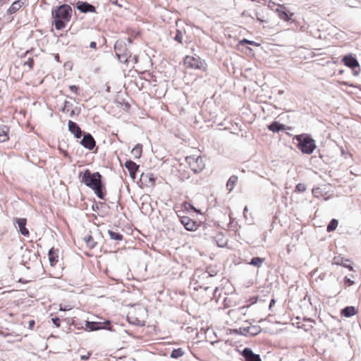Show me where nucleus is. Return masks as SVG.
Returning a JSON list of instances; mask_svg holds the SVG:
<instances>
[{"label":"nucleus","instance_id":"nucleus-1","mask_svg":"<svg viewBox=\"0 0 361 361\" xmlns=\"http://www.w3.org/2000/svg\"><path fill=\"white\" fill-rule=\"evenodd\" d=\"M80 177L82 182L91 188L99 199H104L106 188L102 182V176L99 172L92 173L89 169H86Z\"/></svg>","mask_w":361,"mask_h":361},{"label":"nucleus","instance_id":"nucleus-2","mask_svg":"<svg viewBox=\"0 0 361 361\" xmlns=\"http://www.w3.org/2000/svg\"><path fill=\"white\" fill-rule=\"evenodd\" d=\"M73 9L68 4L56 6L51 11L53 24L57 30H63L72 17Z\"/></svg>","mask_w":361,"mask_h":361},{"label":"nucleus","instance_id":"nucleus-3","mask_svg":"<svg viewBox=\"0 0 361 361\" xmlns=\"http://www.w3.org/2000/svg\"><path fill=\"white\" fill-rule=\"evenodd\" d=\"M295 139L298 141V149L304 154H310L316 148L314 140L309 135H295Z\"/></svg>","mask_w":361,"mask_h":361},{"label":"nucleus","instance_id":"nucleus-4","mask_svg":"<svg viewBox=\"0 0 361 361\" xmlns=\"http://www.w3.org/2000/svg\"><path fill=\"white\" fill-rule=\"evenodd\" d=\"M183 65L185 69L199 70L203 72L207 71V64L200 56L187 55L183 58Z\"/></svg>","mask_w":361,"mask_h":361},{"label":"nucleus","instance_id":"nucleus-5","mask_svg":"<svg viewBox=\"0 0 361 361\" xmlns=\"http://www.w3.org/2000/svg\"><path fill=\"white\" fill-rule=\"evenodd\" d=\"M185 161L189 167L195 173L202 172L205 168L204 157L199 155H190L186 157Z\"/></svg>","mask_w":361,"mask_h":361},{"label":"nucleus","instance_id":"nucleus-6","mask_svg":"<svg viewBox=\"0 0 361 361\" xmlns=\"http://www.w3.org/2000/svg\"><path fill=\"white\" fill-rule=\"evenodd\" d=\"M239 331L241 334L247 336H255L261 331V327L259 326L250 325L248 326H241L239 328Z\"/></svg>","mask_w":361,"mask_h":361},{"label":"nucleus","instance_id":"nucleus-7","mask_svg":"<svg viewBox=\"0 0 361 361\" xmlns=\"http://www.w3.org/2000/svg\"><path fill=\"white\" fill-rule=\"evenodd\" d=\"M80 110L78 108H73V104L71 102L66 101L64 102L63 107L62 108V112L68 114L71 117L78 116L80 114Z\"/></svg>","mask_w":361,"mask_h":361},{"label":"nucleus","instance_id":"nucleus-8","mask_svg":"<svg viewBox=\"0 0 361 361\" xmlns=\"http://www.w3.org/2000/svg\"><path fill=\"white\" fill-rule=\"evenodd\" d=\"M115 51L118 60L121 63H128L129 62L131 55L128 51H123L122 48L118 47L117 45H115Z\"/></svg>","mask_w":361,"mask_h":361},{"label":"nucleus","instance_id":"nucleus-9","mask_svg":"<svg viewBox=\"0 0 361 361\" xmlns=\"http://www.w3.org/2000/svg\"><path fill=\"white\" fill-rule=\"evenodd\" d=\"M342 62L345 66L350 68L351 69H355V68H359L360 65L355 56L352 54H348L342 59Z\"/></svg>","mask_w":361,"mask_h":361},{"label":"nucleus","instance_id":"nucleus-10","mask_svg":"<svg viewBox=\"0 0 361 361\" xmlns=\"http://www.w3.org/2000/svg\"><path fill=\"white\" fill-rule=\"evenodd\" d=\"M80 143L84 147L88 149L89 150L93 149L96 145V142L94 137L90 133L85 134L83 136Z\"/></svg>","mask_w":361,"mask_h":361},{"label":"nucleus","instance_id":"nucleus-11","mask_svg":"<svg viewBox=\"0 0 361 361\" xmlns=\"http://www.w3.org/2000/svg\"><path fill=\"white\" fill-rule=\"evenodd\" d=\"M245 361H262L259 355L255 354L249 348H245L241 353Z\"/></svg>","mask_w":361,"mask_h":361},{"label":"nucleus","instance_id":"nucleus-12","mask_svg":"<svg viewBox=\"0 0 361 361\" xmlns=\"http://www.w3.org/2000/svg\"><path fill=\"white\" fill-rule=\"evenodd\" d=\"M68 126L69 131L72 133L75 137L80 138L82 136V130L76 123L69 121Z\"/></svg>","mask_w":361,"mask_h":361},{"label":"nucleus","instance_id":"nucleus-13","mask_svg":"<svg viewBox=\"0 0 361 361\" xmlns=\"http://www.w3.org/2000/svg\"><path fill=\"white\" fill-rule=\"evenodd\" d=\"M10 128L6 125H0V142L9 140Z\"/></svg>","mask_w":361,"mask_h":361},{"label":"nucleus","instance_id":"nucleus-14","mask_svg":"<svg viewBox=\"0 0 361 361\" xmlns=\"http://www.w3.org/2000/svg\"><path fill=\"white\" fill-rule=\"evenodd\" d=\"M77 8L82 13H94L95 7L87 2H78Z\"/></svg>","mask_w":361,"mask_h":361},{"label":"nucleus","instance_id":"nucleus-15","mask_svg":"<svg viewBox=\"0 0 361 361\" xmlns=\"http://www.w3.org/2000/svg\"><path fill=\"white\" fill-rule=\"evenodd\" d=\"M125 166L128 170V171L130 173V176L133 178H135V173H136L137 171L138 170L139 166L137 164H136L134 161L129 160L125 163Z\"/></svg>","mask_w":361,"mask_h":361},{"label":"nucleus","instance_id":"nucleus-16","mask_svg":"<svg viewBox=\"0 0 361 361\" xmlns=\"http://www.w3.org/2000/svg\"><path fill=\"white\" fill-rule=\"evenodd\" d=\"M268 129L274 133L286 130L285 125L281 124L276 121H274L269 125Z\"/></svg>","mask_w":361,"mask_h":361},{"label":"nucleus","instance_id":"nucleus-17","mask_svg":"<svg viewBox=\"0 0 361 361\" xmlns=\"http://www.w3.org/2000/svg\"><path fill=\"white\" fill-rule=\"evenodd\" d=\"M48 256L50 264L51 266H54L58 262L59 255L57 250H55L54 248L50 249L48 253Z\"/></svg>","mask_w":361,"mask_h":361},{"label":"nucleus","instance_id":"nucleus-18","mask_svg":"<svg viewBox=\"0 0 361 361\" xmlns=\"http://www.w3.org/2000/svg\"><path fill=\"white\" fill-rule=\"evenodd\" d=\"M238 180V177L237 176L233 175L229 178L226 183V188L229 192H231L234 189Z\"/></svg>","mask_w":361,"mask_h":361},{"label":"nucleus","instance_id":"nucleus-19","mask_svg":"<svg viewBox=\"0 0 361 361\" xmlns=\"http://www.w3.org/2000/svg\"><path fill=\"white\" fill-rule=\"evenodd\" d=\"M215 240L217 245L221 247H225L228 241L227 238L222 233H219L215 236Z\"/></svg>","mask_w":361,"mask_h":361},{"label":"nucleus","instance_id":"nucleus-20","mask_svg":"<svg viewBox=\"0 0 361 361\" xmlns=\"http://www.w3.org/2000/svg\"><path fill=\"white\" fill-rule=\"evenodd\" d=\"M23 3L20 2V1H14L9 8L7 11L8 14H13L17 12L20 8L23 6Z\"/></svg>","mask_w":361,"mask_h":361},{"label":"nucleus","instance_id":"nucleus-21","mask_svg":"<svg viewBox=\"0 0 361 361\" xmlns=\"http://www.w3.org/2000/svg\"><path fill=\"white\" fill-rule=\"evenodd\" d=\"M86 327L90 331H92L99 330V329H105L104 326H102L101 323L94 322H86Z\"/></svg>","mask_w":361,"mask_h":361},{"label":"nucleus","instance_id":"nucleus-22","mask_svg":"<svg viewBox=\"0 0 361 361\" xmlns=\"http://www.w3.org/2000/svg\"><path fill=\"white\" fill-rule=\"evenodd\" d=\"M276 12L278 13L279 18L284 21H289L293 15V13H288L286 11L279 8L276 9Z\"/></svg>","mask_w":361,"mask_h":361},{"label":"nucleus","instance_id":"nucleus-23","mask_svg":"<svg viewBox=\"0 0 361 361\" xmlns=\"http://www.w3.org/2000/svg\"><path fill=\"white\" fill-rule=\"evenodd\" d=\"M341 313L343 316L350 317L356 314V310L354 307H346L342 310Z\"/></svg>","mask_w":361,"mask_h":361},{"label":"nucleus","instance_id":"nucleus-24","mask_svg":"<svg viewBox=\"0 0 361 361\" xmlns=\"http://www.w3.org/2000/svg\"><path fill=\"white\" fill-rule=\"evenodd\" d=\"M184 354L185 351L183 350V348H179L172 350L170 355V357L173 359H177L184 355Z\"/></svg>","mask_w":361,"mask_h":361},{"label":"nucleus","instance_id":"nucleus-25","mask_svg":"<svg viewBox=\"0 0 361 361\" xmlns=\"http://www.w3.org/2000/svg\"><path fill=\"white\" fill-rule=\"evenodd\" d=\"M142 152V147L141 145H137L131 151L135 158H140L141 157Z\"/></svg>","mask_w":361,"mask_h":361},{"label":"nucleus","instance_id":"nucleus-26","mask_svg":"<svg viewBox=\"0 0 361 361\" xmlns=\"http://www.w3.org/2000/svg\"><path fill=\"white\" fill-rule=\"evenodd\" d=\"M264 259H265L264 258L258 257H253L251 259V262L250 264L253 266L260 267L262 265V263L264 262Z\"/></svg>","mask_w":361,"mask_h":361},{"label":"nucleus","instance_id":"nucleus-27","mask_svg":"<svg viewBox=\"0 0 361 361\" xmlns=\"http://www.w3.org/2000/svg\"><path fill=\"white\" fill-rule=\"evenodd\" d=\"M239 44H240V45L250 44V45H252V46H255V47H259L260 46L259 43L255 42L254 41L248 40L247 39H243L240 40L239 42Z\"/></svg>","mask_w":361,"mask_h":361},{"label":"nucleus","instance_id":"nucleus-28","mask_svg":"<svg viewBox=\"0 0 361 361\" xmlns=\"http://www.w3.org/2000/svg\"><path fill=\"white\" fill-rule=\"evenodd\" d=\"M85 241L90 247H94L95 243L91 235H87L84 238Z\"/></svg>","mask_w":361,"mask_h":361},{"label":"nucleus","instance_id":"nucleus-29","mask_svg":"<svg viewBox=\"0 0 361 361\" xmlns=\"http://www.w3.org/2000/svg\"><path fill=\"white\" fill-rule=\"evenodd\" d=\"M109 233L110 237L112 239H114V240H120L122 239V235L121 234H119L118 233H116V232H114V231H109Z\"/></svg>","mask_w":361,"mask_h":361},{"label":"nucleus","instance_id":"nucleus-30","mask_svg":"<svg viewBox=\"0 0 361 361\" xmlns=\"http://www.w3.org/2000/svg\"><path fill=\"white\" fill-rule=\"evenodd\" d=\"M183 36L182 32L180 30H177L176 36L174 37L175 40H176L179 43L182 44L183 43Z\"/></svg>","mask_w":361,"mask_h":361},{"label":"nucleus","instance_id":"nucleus-31","mask_svg":"<svg viewBox=\"0 0 361 361\" xmlns=\"http://www.w3.org/2000/svg\"><path fill=\"white\" fill-rule=\"evenodd\" d=\"M207 272L209 275V276H214L217 274V270L214 267H209L207 269Z\"/></svg>","mask_w":361,"mask_h":361},{"label":"nucleus","instance_id":"nucleus-32","mask_svg":"<svg viewBox=\"0 0 361 361\" xmlns=\"http://www.w3.org/2000/svg\"><path fill=\"white\" fill-rule=\"evenodd\" d=\"M24 66H27L29 69H32L34 66V60L32 58H29L27 61L24 62Z\"/></svg>","mask_w":361,"mask_h":361},{"label":"nucleus","instance_id":"nucleus-33","mask_svg":"<svg viewBox=\"0 0 361 361\" xmlns=\"http://www.w3.org/2000/svg\"><path fill=\"white\" fill-rule=\"evenodd\" d=\"M306 190V187L303 183H298L296 185L295 190L299 192H302Z\"/></svg>","mask_w":361,"mask_h":361},{"label":"nucleus","instance_id":"nucleus-34","mask_svg":"<svg viewBox=\"0 0 361 361\" xmlns=\"http://www.w3.org/2000/svg\"><path fill=\"white\" fill-rule=\"evenodd\" d=\"M333 262L336 264H341L343 262H349L348 259H344L340 257H335L333 259Z\"/></svg>","mask_w":361,"mask_h":361},{"label":"nucleus","instance_id":"nucleus-35","mask_svg":"<svg viewBox=\"0 0 361 361\" xmlns=\"http://www.w3.org/2000/svg\"><path fill=\"white\" fill-rule=\"evenodd\" d=\"M19 231L24 236H28L29 235V231L27 228V227H19Z\"/></svg>","mask_w":361,"mask_h":361},{"label":"nucleus","instance_id":"nucleus-36","mask_svg":"<svg viewBox=\"0 0 361 361\" xmlns=\"http://www.w3.org/2000/svg\"><path fill=\"white\" fill-rule=\"evenodd\" d=\"M78 87L76 85H70L69 90L74 94H78Z\"/></svg>","mask_w":361,"mask_h":361},{"label":"nucleus","instance_id":"nucleus-37","mask_svg":"<svg viewBox=\"0 0 361 361\" xmlns=\"http://www.w3.org/2000/svg\"><path fill=\"white\" fill-rule=\"evenodd\" d=\"M52 323L55 325L56 327L60 326V319L58 317H54L51 319Z\"/></svg>","mask_w":361,"mask_h":361},{"label":"nucleus","instance_id":"nucleus-38","mask_svg":"<svg viewBox=\"0 0 361 361\" xmlns=\"http://www.w3.org/2000/svg\"><path fill=\"white\" fill-rule=\"evenodd\" d=\"M17 223L18 226H25L27 224V220L25 219H18L17 220Z\"/></svg>","mask_w":361,"mask_h":361},{"label":"nucleus","instance_id":"nucleus-39","mask_svg":"<svg viewBox=\"0 0 361 361\" xmlns=\"http://www.w3.org/2000/svg\"><path fill=\"white\" fill-rule=\"evenodd\" d=\"M148 177H149V181L151 183V185H154L155 181H156V178L154 177L153 174H149L148 176Z\"/></svg>","mask_w":361,"mask_h":361},{"label":"nucleus","instance_id":"nucleus-40","mask_svg":"<svg viewBox=\"0 0 361 361\" xmlns=\"http://www.w3.org/2000/svg\"><path fill=\"white\" fill-rule=\"evenodd\" d=\"M344 282L348 286H352L354 283V281H352L350 279L345 277L344 279Z\"/></svg>","mask_w":361,"mask_h":361},{"label":"nucleus","instance_id":"nucleus-41","mask_svg":"<svg viewBox=\"0 0 361 361\" xmlns=\"http://www.w3.org/2000/svg\"><path fill=\"white\" fill-rule=\"evenodd\" d=\"M338 221L337 219H333L330 223L329 224L328 226H338Z\"/></svg>","mask_w":361,"mask_h":361},{"label":"nucleus","instance_id":"nucleus-42","mask_svg":"<svg viewBox=\"0 0 361 361\" xmlns=\"http://www.w3.org/2000/svg\"><path fill=\"white\" fill-rule=\"evenodd\" d=\"M35 321L33 319L30 320L29 322H28V328L30 329H32L34 326H35Z\"/></svg>","mask_w":361,"mask_h":361},{"label":"nucleus","instance_id":"nucleus-43","mask_svg":"<svg viewBox=\"0 0 361 361\" xmlns=\"http://www.w3.org/2000/svg\"><path fill=\"white\" fill-rule=\"evenodd\" d=\"M348 262H343L341 263V265L345 267H348L349 268L350 270L353 269V267L351 266H350L348 264Z\"/></svg>","mask_w":361,"mask_h":361},{"label":"nucleus","instance_id":"nucleus-44","mask_svg":"<svg viewBox=\"0 0 361 361\" xmlns=\"http://www.w3.org/2000/svg\"><path fill=\"white\" fill-rule=\"evenodd\" d=\"M90 47L92 48V49H97V44L95 42H92L90 44Z\"/></svg>","mask_w":361,"mask_h":361},{"label":"nucleus","instance_id":"nucleus-45","mask_svg":"<svg viewBox=\"0 0 361 361\" xmlns=\"http://www.w3.org/2000/svg\"><path fill=\"white\" fill-rule=\"evenodd\" d=\"M185 228L189 231H196L197 227H185Z\"/></svg>","mask_w":361,"mask_h":361},{"label":"nucleus","instance_id":"nucleus-46","mask_svg":"<svg viewBox=\"0 0 361 361\" xmlns=\"http://www.w3.org/2000/svg\"><path fill=\"white\" fill-rule=\"evenodd\" d=\"M326 228H327L328 232L334 231L336 228V227H326Z\"/></svg>","mask_w":361,"mask_h":361},{"label":"nucleus","instance_id":"nucleus-47","mask_svg":"<svg viewBox=\"0 0 361 361\" xmlns=\"http://www.w3.org/2000/svg\"><path fill=\"white\" fill-rule=\"evenodd\" d=\"M257 20L258 21H259L260 23H267V21L266 20H263L262 18H259V17H257Z\"/></svg>","mask_w":361,"mask_h":361},{"label":"nucleus","instance_id":"nucleus-48","mask_svg":"<svg viewBox=\"0 0 361 361\" xmlns=\"http://www.w3.org/2000/svg\"><path fill=\"white\" fill-rule=\"evenodd\" d=\"M71 309V307H65L64 308H63L61 306L60 307V310H63V311H66V310H68Z\"/></svg>","mask_w":361,"mask_h":361},{"label":"nucleus","instance_id":"nucleus-49","mask_svg":"<svg viewBox=\"0 0 361 361\" xmlns=\"http://www.w3.org/2000/svg\"><path fill=\"white\" fill-rule=\"evenodd\" d=\"M275 304V300L274 299H272L271 301H270V304H269V308H271V307Z\"/></svg>","mask_w":361,"mask_h":361},{"label":"nucleus","instance_id":"nucleus-50","mask_svg":"<svg viewBox=\"0 0 361 361\" xmlns=\"http://www.w3.org/2000/svg\"><path fill=\"white\" fill-rule=\"evenodd\" d=\"M89 357H90V355L81 356L82 360H88Z\"/></svg>","mask_w":361,"mask_h":361},{"label":"nucleus","instance_id":"nucleus-51","mask_svg":"<svg viewBox=\"0 0 361 361\" xmlns=\"http://www.w3.org/2000/svg\"><path fill=\"white\" fill-rule=\"evenodd\" d=\"M181 222L183 224H184V226H187L189 224V222L186 221V220H182Z\"/></svg>","mask_w":361,"mask_h":361},{"label":"nucleus","instance_id":"nucleus-52","mask_svg":"<svg viewBox=\"0 0 361 361\" xmlns=\"http://www.w3.org/2000/svg\"><path fill=\"white\" fill-rule=\"evenodd\" d=\"M181 222L183 224H184V226H187L189 224V222L186 221V220H182Z\"/></svg>","mask_w":361,"mask_h":361},{"label":"nucleus","instance_id":"nucleus-53","mask_svg":"<svg viewBox=\"0 0 361 361\" xmlns=\"http://www.w3.org/2000/svg\"><path fill=\"white\" fill-rule=\"evenodd\" d=\"M189 206H190L192 209H193L195 211L198 212L197 209H195L194 208V207L191 206L190 204H189Z\"/></svg>","mask_w":361,"mask_h":361},{"label":"nucleus","instance_id":"nucleus-54","mask_svg":"<svg viewBox=\"0 0 361 361\" xmlns=\"http://www.w3.org/2000/svg\"><path fill=\"white\" fill-rule=\"evenodd\" d=\"M113 4H116V5H118V1H115L113 2Z\"/></svg>","mask_w":361,"mask_h":361},{"label":"nucleus","instance_id":"nucleus-55","mask_svg":"<svg viewBox=\"0 0 361 361\" xmlns=\"http://www.w3.org/2000/svg\"><path fill=\"white\" fill-rule=\"evenodd\" d=\"M134 59L135 60V62L137 61V56H134Z\"/></svg>","mask_w":361,"mask_h":361},{"label":"nucleus","instance_id":"nucleus-56","mask_svg":"<svg viewBox=\"0 0 361 361\" xmlns=\"http://www.w3.org/2000/svg\"><path fill=\"white\" fill-rule=\"evenodd\" d=\"M299 361H305L304 359H300Z\"/></svg>","mask_w":361,"mask_h":361}]
</instances>
